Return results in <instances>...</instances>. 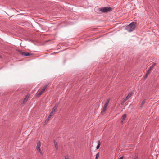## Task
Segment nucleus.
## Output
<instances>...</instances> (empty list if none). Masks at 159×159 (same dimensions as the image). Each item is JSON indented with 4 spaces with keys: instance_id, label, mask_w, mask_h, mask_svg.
Masks as SVG:
<instances>
[{
    "instance_id": "obj_1",
    "label": "nucleus",
    "mask_w": 159,
    "mask_h": 159,
    "mask_svg": "<svg viewBox=\"0 0 159 159\" xmlns=\"http://www.w3.org/2000/svg\"><path fill=\"white\" fill-rule=\"evenodd\" d=\"M41 146V143L40 141L38 142L37 144L36 149L37 151L40 153V154L41 155H43V153L40 148Z\"/></svg>"
},
{
    "instance_id": "obj_2",
    "label": "nucleus",
    "mask_w": 159,
    "mask_h": 159,
    "mask_svg": "<svg viewBox=\"0 0 159 159\" xmlns=\"http://www.w3.org/2000/svg\"><path fill=\"white\" fill-rule=\"evenodd\" d=\"M111 7H104L101 8L100 9V11L104 12H107L111 11Z\"/></svg>"
},
{
    "instance_id": "obj_3",
    "label": "nucleus",
    "mask_w": 159,
    "mask_h": 159,
    "mask_svg": "<svg viewBox=\"0 0 159 159\" xmlns=\"http://www.w3.org/2000/svg\"><path fill=\"white\" fill-rule=\"evenodd\" d=\"M136 26V23L134 22H132L130 24V32L134 30Z\"/></svg>"
},
{
    "instance_id": "obj_4",
    "label": "nucleus",
    "mask_w": 159,
    "mask_h": 159,
    "mask_svg": "<svg viewBox=\"0 0 159 159\" xmlns=\"http://www.w3.org/2000/svg\"><path fill=\"white\" fill-rule=\"evenodd\" d=\"M126 117V115L125 114H124L122 115L121 117V122L122 124L123 123V121L125 120Z\"/></svg>"
},
{
    "instance_id": "obj_5",
    "label": "nucleus",
    "mask_w": 159,
    "mask_h": 159,
    "mask_svg": "<svg viewBox=\"0 0 159 159\" xmlns=\"http://www.w3.org/2000/svg\"><path fill=\"white\" fill-rule=\"evenodd\" d=\"M155 64H153L150 67V68H149V69L148 70V71L147 72L148 73H149V74H150V73L151 72L152 70V69L153 68V67L154 66H155Z\"/></svg>"
},
{
    "instance_id": "obj_6",
    "label": "nucleus",
    "mask_w": 159,
    "mask_h": 159,
    "mask_svg": "<svg viewBox=\"0 0 159 159\" xmlns=\"http://www.w3.org/2000/svg\"><path fill=\"white\" fill-rule=\"evenodd\" d=\"M58 104H56L54 107L53 108L52 110V111L53 112V113L55 112L56 111V110L57 108V107H58Z\"/></svg>"
},
{
    "instance_id": "obj_7",
    "label": "nucleus",
    "mask_w": 159,
    "mask_h": 159,
    "mask_svg": "<svg viewBox=\"0 0 159 159\" xmlns=\"http://www.w3.org/2000/svg\"><path fill=\"white\" fill-rule=\"evenodd\" d=\"M20 53L21 54L24 56H28L30 55L29 53H25L23 52H20Z\"/></svg>"
},
{
    "instance_id": "obj_8",
    "label": "nucleus",
    "mask_w": 159,
    "mask_h": 159,
    "mask_svg": "<svg viewBox=\"0 0 159 159\" xmlns=\"http://www.w3.org/2000/svg\"><path fill=\"white\" fill-rule=\"evenodd\" d=\"M54 142L55 148H56V150H58V147L57 142L55 141H54Z\"/></svg>"
},
{
    "instance_id": "obj_9",
    "label": "nucleus",
    "mask_w": 159,
    "mask_h": 159,
    "mask_svg": "<svg viewBox=\"0 0 159 159\" xmlns=\"http://www.w3.org/2000/svg\"><path fill=\"white\" fill-rule=\"evenodd\" d=\"M101 142L99 141L98 143V145L96 147V148L98 149L99 148Z\"/></svg>"
},
{
    "instance_id": "obj_10",
    "label": "nucleus",
    "mask_w": 159,
    "mask_h": 159,
    "mask_svg": "<svg viewBox=\"0 0 159 159\" xmlns=\"http://www.w3.org/2000/svg\"><path fill=\"white\" fill-rule=\"evenodd\" d=\"M107 106H106V105H104V106L103 108V109L102 111V112H105L107 109Z\"/></svg>"
},
{
    "instance_id": "obj_11",
    "label": "nucleus",
    "mask_w": 159,
    "mask_h": 159,
    "mask_svg": "<svg viewBox=\"0 0 159 159\" xmlns=\"http://www.w3.org/2000/svg\"><path fill=\"white\" fill-rule=\"evenodd\" d=\"M99 153L98 152L96 155V158L95 159H98V158L99 157Z\"/></svg>"
},
{
    "instance_id": "obj_12",
    "label": "nucleus",
    "mask_w": 159,
    "mask_h": 159,
    "mask_svg": "<svg viewBox=\"0 0 159 159\" xmlns=\"http://www.w3.org/2000/svg\"><path fill=\"white\" fill-rule=\"evenodd\" d=\"M27 100H27V99H25V98L23 100V103L24 104L27 102Z\"/></svg>"
},
{
    "instance_id": "obj_13",
    "label": "nucleus",
    "mask_w": 159,
    "mask_h": 159,
    "mask_svg": "<svg viewBox=\"0 0 159 159\" xmlns=\"http://www.w3.org/2000/svg\"><path fill=\"white\" fill-rule=\"evenodd\" d=\"M109 100H107V102H106V103L105 104V105H106V106H107L108 105V104L109 103Z\"/></svg>"
},
{
    "instance_id": "obj_14",
    "label": "nucleus",
    "mask_w": 159,
    "mask_h": 159,
    "mask_svg": "<svg viewBox=\"0 0 159 159\" xmlns=\"http://www.w3.org/2000/svg\"><path fill=\"white\" fill-rule=\"evenodd\" d=\"M42 94L40 92L39 93L37 94L36 95V96L38 97H39Z\"/></svg>"
},
{
    "instance_id": "obj_15",
    "label": "nucleus",
    "mask_w": 159,
    "mask_h": 159,
    "mask_svg": "<svg viewBox=\"0 0 159 159\" xmlns=\"http://www.w3.org/2000/svg\"><path fill=\"white\" fill-rule=\"evenodd\" d=\"M30 96V95L28 94L27 95H26L25 98V99H27V100L28 99V98H29Z\"/></svg>"
},
{
    "instance_id": "obj_16",
    "label": "nucleus",
    "mask_w": 159,
    "mask_h": 159,
    "mask_svg": "<svg viewBox=\"0 0 159 159\" xmlns=\"http://www.w3.org/2000/svg\"><path fill=\"white\" fill-rule=\"evenodd\" d=\"M50 119V118H48V117L47 119L46 120L45 122L46 124L48 122V121Z\"/></svg>"
},
{
    "instance_id": "obj_17",
    "label": "nucleus",
    "mask_w": 159,
    "mask_h": 159,
    "mask_svg": "<svg viewBox=\"0 0 159 159\" xmlns=\"http://www.w3.org/2000/svg\"><path fill=\"white\" fill-rule=\"evenodd\" d=\"M48 84L46 85H45L43 88V89H44L45 90V89L47 88V86H48Z\"/></svg>"
},
{
    "instance_id": "obj_18",
    "label": "nucleus",
    "mask_w": 159,
    "mask_h": 159,
    "mask_svg": "<svg viewBox=\"0 0 159 159\" xmlns=\"http://www.w3.org/2000/svg\"><path fill=\"white\" fill-rule=\"evenodd\" d=\"M149 74L147 72V73L146 74V75L145 76L144 78L145 79V78H147V77H148V75Z\"/></svg>"
},
{
    "instance_id": "obj_19",
    "label": "nucleus",
    "mask_w": 159,
    "mask_h": 159,
    "mask_svg": "<svg viewBox=\"0 0 159 159\" xmlns=\"http://www.w3.org/2000/svg\"><path fill=\"white\" fill-rule=\"evenodd\" d=\"M51 116H52L54 115L53 112H50V114H49Z\"/></svg>"
},
{
    "instance_id": "obj_20",
    "label": "nucleus",
    "mask_w": 159,
    "mask_h": 159,
    "mask_svg": "<svg viewBox=\"0 0 159 159\" xmlns=\"http://www.w3.org/2000/svg\"><path fill=\"white\" fill-rule=\"evenodd\" d=\"M45 91V90L44 89H42L41 91L40 92L42 94Z\"/></svg>"
},
{
    "instance_id": "obj_21",
    "label": "nucleus",
    "mask_w": 159,
    "mask_h": 159,
    "mask_svg": "<svg viewBox=\"0 0 159 159\" xmlns=\"http://www.w3.org/2000/svg\"><path fill=\"white\" fill-rule=\"evenodd\" d=\"M134 159H138V157L137 155H135L134 158Z\"/></svg>"
},
{
    "instance_id": "obj_22",
    "label": "nucleus",
    "mask_w": 159,
    "mask_h": 159,
    "mask_svg": "<svg viewBox=\"0 0 159 159\" xmlns=\"http://www.w3.org/2000/svg\"><path fill=\"white\" fill-rule=\"evenodd\" d=\"M65 159H70L68 156H66L65 157Z\"/></svg>"
},
{
    "instance_id": "obj_23",
    "label": "nucleus",
    "mask_w": 159,
    "mask_h": 159,
    "mask_svg": "<svg viewBox=\"0 0 159 159\" xmlns=\"http://www.w3.org/2000/svg\"><path fill=\"white\" fill-rule=\"evenodd\" d=\"M128 96H129V95H128L127 96V97H126V98L124 100L125 101V100H126L127 99H128V98H129Z\"/></svg>"
},
{
    "instance_id": "obj_24",
    "label": "nucleus",
    "mask_w": 159,
    "mask_h": 159,
    "mask_svg": "<svg viewBox=\"0 0 159 159\" xmlns=\"http://www.w3.org/2000/svg\"><path fill=\"white\" fill-rule=\"evenodd\" d=\"M145 103V101H143L142 102V104H143L144 103Z\"/></svg>"
},
{
    "instance_id": "obj_25",
    "label": "nucleus",
    "mask_w": 159,
    "mask_h": 159,
    "mask_svg": "<svg viewBox=\"0 0 159 159\" xmlns=\"http://www.w3.org/2000/svg\"><path fill=\"white\" fill-rule=\"evenodd\" d=\"M52 116H51L50 115H49V116H48V118H50Z\"/></svg>"
},
{
    "instance_id": "obj_26",
    "label": "nucleus",
    "mask_w": 159,
    "mask_h": 159,
    "mask_svg": "<svg viewBox=\"0 0 159 159\" xmlns=\"http://www.w3.org/2000/svg\"><path fill=\"white\" fill-rule=\"evenodd\" d=\"M134 93L133 92H132L131 93H130V94H129V95H130V96L132 94H133Z\"/></svg>"
},
{
    "instance_id": "obj_27",
    "label": "nucleus",
    "mask_w": 159,
    "mask_h": 159,
    "mask_svg": "<svg viewBox=\"0 0 159 159\" xmlns=\"http://www.w3.org/2000/svg\"><path fill=\"white\" fill-rule=\"evenodd\" d=\"M123 157H121L119 159H123Z\"/></svg>"
}]
</instances>
